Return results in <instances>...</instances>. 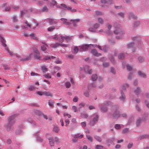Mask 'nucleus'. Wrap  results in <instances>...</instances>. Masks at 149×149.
<instances>
[{"instance_id":"1","label":"nucleus","mask_w":149,"mask_h":149,"mask_svg":"<svg viewBox=\"0 0 149 149\" xmlns=\"http://www.w3.org/2000/svg\"><path fill=\"white\" fill-rule=\"evenodd\" d=\"M52 38L56 40L58 39L59 42L61 43H62L65 40L66 41H68L70 39V38L67 36H58L57 35L54 36Z\"/></svg>"},{"instance_id":"2","label":"nucleus","mask_w":149,"mask_h":149,"mask_svg":"<svg viewBox=\"0 0 149 149\" xmlns=\"http://www.w3.org/2000/svg\"><path fill=\"white\" fill-rule=\"evenodd\" d=\"M112 108V109L116 110L114 113H113V116L114 119H117L118 118L120 117V113L119 112L117 109L118 108V107L116 105H113Z\"/></svg>"},{"instance_id":"3","label":"nucleus","mask_w":149,"mask_h":149,"mask_svg":"<svg viewBox=\"0 0 149 149\" xmlns=\"http://www.w3.org/2000/svg\"><path fill=\"white\" fill-rule=\"evenodd\" d=\"M93 118L92 120L90 121V124L91 125H94L98 121L99 116L98 115L94 114H93Z\"/></svg>"},{"instance_id":"4","label":"nucleus","mask_w":149,"mask_h":149,"mask_svg":"<svg viewBox=\"0 0 149 149\" xmlns=\"http://www.w3.org/2000/svg\"><path fill=\"white\" fill-rule=\"evenodd\" d=\"M91 44L83 45L79 47V50L81 51H85L88 49V48L90 47Z\"/></svg>"},{"instance_id":"5","label":"nucleus","mask_w":149,"mask_h":149,"mask_svg":"<svg viewBox=\"0 0 149 149\" xmlns=\"http://www.w3.org/2000/svg\"><path fill=\"white\" fill-rule=\"evenodd\" d=\"M33 49L35 58L37 60L39 59L40 58V55L39 51L35 47H33Z\"/></svg>"},{"instance_id":"6","label":"nucleus","mask_w":149,"mask_h":149,"mask_svg":"<svg viewBox=\"0 0 149 149\" xmlns=\"http://www.w3.org/2000/svg\"><path fill=\"white\" fill-rule=\"evenodd\" d=\"M13 124L11 123H8L6 124L5 126V128L8 131L12 132L13 129V127L12 126V125Z\"/></svg>"},{"instance_id":"7","label":"nucleus","mask_w":149,"mask_h":149,"mask_svg":"<svg viewBox=\"0 0 149 149\" xmlns=\"http://www.w3.org/2000/svg\"><path fill=\"white\" fill-rule=\"evenodd\" d=\"M59 46L64 47H68V45L58 43H56L54 44H52L51 45V47L54 48H56Z\"/></svg>"},{"instance_id":"8","label":"nucleus","mask_w":149,"mask_h":149,"mask_svg":"<svg viewBox=\"0 0 149 149\" xmlns=\"http://www.w3.org/2000/svg\"><path fill=\"white\" fill-rule=\"evenodd\" d=\"M99 107L100 111L102 112H107L108 110L107 107L105 106L103 104H99Z\"/></svg>"},{"instance_id":"9","label":"nucleus","mask_w":149,"mask_h":149,"mask_svg":"<svg viewBox=\"0 0 149 149\" xmlns=\"http://www.w3.org/2000/svg\"><path fill=\"white\" fill-rule=\"evenodd\" d=\"M84 70L86 72H87L89 74H91L92 73V70L90 69L89 70L88 66L87 65H84Z\"/></svg>"},{"instance_id":"10","label":"nucleus","mask_w":149,"mask_h":149,"mask_svg":"<svg viewBox=\"0 0 149 149\" xmlns=\"http://www.w3.org/2000/svg\"><path fill=\"white\" fill-rule=\"evenodd\" d=\"M91 53L93 55L97 56H99L101 55V54L98 53L97 50L95 49H92L91 51Z\"/></svg>"},{"instance_id":"11","label":"nucleus","mask_w":149,"mask_h":149,"mask_svg":"<svg viewBox=\"0 0 149 149\" xmlns=\"http://www.w3.org/2000/svg\"><path fill=\"white\" fill-rule=\"evenodd\" d=\"M49 141V145L51 146H54V141L53 137L52 136L48 138Z\"/></svg>"},{"instance_id":"12","label":"nucleus","mask_w":149,"mask_h":149,"mask_svg":"<svg viewBox=\"0 0 149 149\" xmlns=\"http://www.w3.org/2000/svg\"><path fill=\"white\" fill-rule=\"evenodd\" d=\"M60 20L63 22V23L66 25H70L69 22H67V20L64 18H61Z\"/></svg>"},{"instance_id":"13","label":"nucleus","mask_w":149,"mask_h":149,"mask_svg":"<svg viewBox=\"0 0 149 149\" xmlns=\"http://www.w3.org/2000/svg\"><path fill=\"white\" fill-rule=\"evenodd\" d=\"M121 96L120 97L119 99L120 100L123 102H124L125 99V97L122 91H121Z\"/></svg>"},{"instance_id":"14","label":"nucleus","mask_w":149,"mask_h":149,"mask_svg":"<svg viewBox=\"0 0 149 149\" xmlns=\"http://www.w3.org/2000/svg\"><path fill=\"white\" fill-rule=\"evenodd\" d=\"M80 21V19H71L70 20V22H72L73 24V26H76V24H75L78 22Z\"/></svg>"},{"instance_id":"15","label":"nucleus","mask_w":149,"mask_h":149,"mask_svg":"<svg viewBox=\"0 0 149 149\" xmlns=\"http://www.w3.org/2000/svg\"><path fill=\"white\" fill-rule=\"evenodd\" d=\"M0 40L3 46L5 47L6 46V44L5 43L6 40L1 36H0Z\"/></svg>"},{"instance_id":"16","label":"nucleus","mask_w":149,"mask_h":149,"mask_svg":"<svg viewBox=\"0 0 149 149\" xmlns=\"http://www.w3.org/2000/svg\"><path fill=\"white\" fill-rule=\"evenodd\" d=\"M14 118V115H12L10 117L8 118V123L13 124L14 123L13 119Z\"/></svg>"},{"instance_id":"17","label":"nucleus","mask_w":149,"mask_h":149,"mask_svg":"<svg viewBox=\"0 0 149 149\" xmlns=\"http://www.w3.org/2000/svg\"><path fill=\"white\" fill-rule=\"evenodd\" d=\"M47 44L43 43V45L41 46V50L42 51H45L47 49Z\"/></svg>"},{"instance_id":"18","label":"nucleus","mask_w":149,"mask_h":149,"mask_svg":"<svg viewBox=\"0 0 149 149\" xmlns=\"http://www.w3.org/2000/svg\"><path fill=\"white\" fill-rule=\"evenodd\" d=\"M53 131L56 133H58L59 131V129L57 126L55 125L53 127Z\"/></svg>"},{"instance_id":"19","label":"nucleus","mask_w":149,"mask_h":149,"mask_svg":"<svg viewBox=\"0 0 149 149\" xmlns=\"http://www.w3.org/2000/svg\"><path fill=\"white\" fill-rule=\"evenodd\" d=\"M44 95L46 96H49L51 97H52V93L49 91H44L43 92Z\"/></svg>"},{"instance_id":"20","label":"nucleus","mask_w":149,"mask_h":149,"mask_svg":"<svg viewBox=\"0 0 149 149\" xmlns=\"http://www.w3.org/2000/svg\"><path fill=\"white\" fill-rule=\"evenodd\" d=\"M49 22L51 24H56L57 22L54 19H49Z\"/></svg>"},{"instance_id":"21","label":"nucleus","mask_w":149,"mask_h":149,"mask_svg":"<svg viewBox=\"0 0 149 149\" xmlns=\"http://www.w3.org/2000/svg\"><path fill=\"white\" fill-rule=\"evenodd\" d=\"M41 70L43 72H45L47 71V69L45 65H43L41 67Z\"/></svg>"},{"instance_id":"22","label":"nucleus","mask_w":149,"mask_h":149,"mask_svg":"<svg viewBox=\"0 0 149 149\" xmlns=\"http://www.w3.org/2000/svg\"><path fill=\"white\" fill-rule=\"evenodd\" d=\"M139 76L142 78L146 77V75L143 73H142L141 71H139L138 72Z\"/></svg>"},{"instance_id":"23","label":"nucleus","mask_w":149,"mask_h":149,"mask_svg":"<svg viewBox=\"0 0 149 149\" xmlns=\"http://www.w3.org/2000/svg\"><path fill=\"white\" fill-rule=\"evenodd\" d=\"M101 1L102 3H108L109 4H111L112 2L111 0H108L106 1V0H101Z\"/></svg>"},{"instance_id":"24","label":"nucleus","mask_w":149,"mask_h":149,"mask_svg":"<svg viewBox=\"0 0 149 149\" xmlns=\"http://www.w3.org/2000/svg\"><path fill=\"white\" fill-rule=\"evenodd\" d=\"M97 76L96 74H93L91 77L92 80L93 81H95L97 78Z\"/></svg>"},{"instance_id":"25","label":"nucleus","mask_w":149,"mask_h":149,"mask_svg":"<svg viewBox=\"0 0 149 149\" xmlns=\"http://www.w3.org/2000/svg\"><path fill=\"white\" fill-rule=\"evenodd\" d=\"M55 58V57H54L53 56H47L45 57L43 59L45 60H48L51 59V58Z\"/></svg>"},{"instance_id":"26","label":"nucleus","mask_w":149,"mask_h":149,"mask_svg":"<svg viewBox=\"0 0 149 149\" xmlns=\"http://www.w3.org/2000/svg\"><path fill=\"white\" fill-rule=\"evenodd\" d=\"M129 18L130 19H131L132 18H136V16L134 14V13H130V14L129 15Z\"/></svg>"},{"instance_id":"27","label":"nucleus","mask_w":149,"mask_h":149,"mask_svg":"<svg viewBox=\"0 0 149 149\" xmlns=\"http://www.w3.org/2000/svg\"><path fill=\"white\" fill-rule=\"evenodd\" d=\"M94 138L97 140L99 142H101L102 141L101 138L100 137L97 136H94Z\"/></svg>"},{"instance_id":"28","label":"nucleus","mask_w":149,"mask_h":149,"mask_svg":"<svg viewBox=\"0 0 149 149\" xmlns=\"http://www.w3.org/2000/svg\"><path fill=\"white\" fill-rule=\"evenodd\" d=\"M141 120L140 118H138L136 122V125L138 126H139L140 124L141 123Z\"/></svg>"},{"instance_id":"29","label":"nucleus","mask_w":149,"mask_h":149,"mask_svg":"<svg viewBox=\"0 0 149 149\" xmlns=\"http://www.w3.org/2000/svg\"><path fill=\"white\" fill-rule=\"evenodd\" d=\"M86 137L88 140L90 142H92L93 141L92 138L90 136L87 134L86 135Z\"/></svg>"},{"instance_id":"30","label":"nucleus","mask_w":149,"mask_h":149,"mask_svg":"<svg viewBox=\"0 0 149 149\" xmlns=\"http://www.w3.org/2000/svg\"><path fill=\"white\" fill-rule=\"evenodd\" d=\"M48 102L49 105L50 107H52L53 106L54 104L53 102L51 100H48Z\"/></svg>"},{"instance_id":"31","label":"nucleus","mask_w":149,"mask_h":149,"mask_svg":"<svg viewBox=\"0 0 149 149\" xmlns=\"http://www.w3.org/2000/svg\"><path fill=\"white\" fill-rule=\"evenodd\" d=\"M140 92V89L139 87H137L134 91V93L138 95Z\"/></svg>"},{"instance_id":"32","label":"nucleus","mask_w":149,"mask_h":149,"mask_svg":"<svg viewBox=\"0 0 149 149\" xmlns=\"http://www.w3.org/2000/svg\"><path fill=\"white\" fill-rule=\"evenodd\" d=\"M97 21L99 23L102 24H103V20L102 18L101 17H99L98 18Z\"/></svg>"},{"instance_id":"33","label":"nucleus","mask_w":149,"mask_h":149,"mask_svg":"<svg viewBox=\"0 0 149 149\" xmlns=\"http://www.w3.org/2000/svg\"><path fill=\"white\" fill-rule=\"evenodd\" d=\"M129 86V85L127 84H124L122 86L123 90H125L126 88L128 87Z\"/></svg>"},{"instance_id":"34","label":"nucleus","mask_w":149,"mask_h":149,"mask_svg":"<svg viewBox=\"0 0 149 149\" xmlns=\"http://www.w3.org/2000/svg\"><path fill=\"white\" fill-rule=\"evenodd\" d=\"M36 140L39 142H42L43 141V139L40 136H38L36 139Z\"/></svg>"},{"instance_id":"35","label":"nucleus","mask_w":149,"mask_h":149,"mask_svg":"<svg viewBox=\"0 0 149 149\" xmlns=\"http://www.w3.org/2000/svg\"><path fill=\"white\" fill-rule=\"evenodd\" d=\"M81 116L82 118H86L88 117L87 114L85 113H82Z\"/></svg>"},{"instance_id":"36","label":"nucleus","mask_w":149,"mask_h":149,"mask_svg":"<svg viewBox=\"0 0 149 149\" xmlns=\"http://www.w3.org/2000/svg\"><path fill=\"white\" fill-rule=\"evenodd\" d=\"M65 86L66 88H69L71 86L70 83L69 81H67L65 83Z\"/></svg>"},{"instance_id":"37","label":"nucleus","mask_w":149,"mask_h":149,"mask_svg":"<svg viewBox=\"0 0 149 149\" xmlns=\"http://www.w3.org/2000/svg\"><path fill=\"white\" fill-rule=\"evenodd\" d=\"M95 148L96 149H103V146L100 145H97L96 146Z\"/></svg>"},{"instance_id":"38","label":"nucleus","mask_w":149,"mask_h":149,"mask_svg":"<svg viewBox=\"0 0 149 149\" xmlns=\"http://www.w3.org/2000/svg\"><path fill=\"white\" fill-rule=\"evenodd\" d=\"M114 33L116 34H123L124 33V31H123L122 33L119 32L118 30H116L114 31Z\"/></svg>"},{"instance_id":"39","label":"nucleus","mask_w":149,"mask_h":149,"mask_svg":"<svg viewBox=\"0 0 149 149\" xmlns=\"http://www.w3.org/2000/svg\"><path fill=\"white\" fill-rule=\"evenodd\" d=\"M127 70L131 71L132 70V68L130 65L129 64L127 65Z\"/></svg>"},{"instance_id":"40","label":"nucleus","mask_w":149,"mask_h":149,"mask_svg":"<svg viewBox=\"0 0 149 149\" xmlns=\"http://www.w3.org/2000/svg\"><path fill=\"white\" fill-rule=\"evenodd\" d=\"M35 87L34 86H29V90L30 91L35 90Z\"/></svg>"},{"instance_id":"41","label":"nucleus","mask_w":149,"mask_h":149,"mask_svg":"<svg viewBox=\"0 0 149 149\" xmlns=\"http://www.w3.org/2000/svg\"><path fill=\"white\" fill-rule=\"evenodd\" d=\"M133 77V74L130 72L128 76V78L129 79L131 80L132 79V77Z\"/></svg>"},{"instance_id":"42","label":"nucleus","mask_w":149,"mask_h":149,"mask_svg":"<svg viewBox=\"0 0 149 149\" xmlns=\"http://www.w3.org/2000/svg\"><path fill=\"white\" fill-rule=\"evenodd\" d=\"M115 127L116 129H120L121 128V126L119 124H116L115 125Z\"/></svg>"},{"instance_id":"43","label":"nucleus","mask_w":149,"mask_h":149,"mask_svg":"<svg viewBox=\"0 0 149 149\" xmlns=\"http://www.w3.org/2000/svg\"><path fill=\"white\" fill-rule=\"evenodd\" d=\"M55 29L54 26H52L49 27L48 29V31H53L54 29Z\"/></svg>"},{"instance_id":"44","label":"nucleus","mask_w":149,"mask_h":149,"mask_svg":"<svg viewBox=\"0 0 149 149\" xmlns=\"http://www.w3.org/2000/svg\"><path fill=\"white\" fill-rule=\"evenodd\" d=\"M134 43L133 42H131L128 44L127 45L128 48H131L134 46Z\"/></svg>"},{"instance_id":"45","label":"nucleus","mask_w":149,"mask_h":149,"mask_svg":"<svg viewBox=\"0 0 149 149\" xmlns=\"http://www.w3.org/2000/svg\"><path fill=\"white\" fill-rule=\"evenodd\" d=\"M74 53H75V54H76L77 53H78V52L79 49L77 47H74Z\"/></svg>"},{"instance_id":"46","label":"nucleus","mask_w":149,"mask_h":149,"mask_svg":"<svg viewBox=\"0 0 149 149\" xmlns=\"http://www.w3.org/2000/svg\"><path fill=\"white\" fill-rule=\"evenodd\" d=\"M89 31L91 32H96V30L93 28H91L88 29Z\"/></svg>"},{"instance_id":"47","label":"nucleus","mask_w":149,"mask_h":149,"mask_svg":"<svg viewBox=\"0 0 149 149\" xmlns=\"http://www.w3.org/2000/svg\"><path fill=\"white\" fill-rule=\"evenodd\" d=\"M124 55L122 53L120 54L118 56V58L119 59H122L124 58Z\"/></svg>"},{"instance_id":"48","label":"nucleus","mask_w":149,"mask_h":149,"mask_svg":"<svg viewBox=\"0 0 149 149\" xmlns=\"http://www.w3.org/2000/svg\"><path fill=\"white\" fill-rule=\"evenodd\" d=\"M140 25V22L139 21L135 22L134 24V26L136 27Z\"/></svg>"},{"instance_id":"49","label":"nucleus","mask_w":149,"mask_h":149,"mask_svg":"<svg viewBox=\"0 0 149 149\" xmlns=\"http://www.w3.org/2000/svg\"><path fill=\"white\" fill-rule=\"evenodd\" d=\"M84 95L86 97H88L89 96L88 91H84Z\"/></svg>"},{"instance_id":"50","label":"nucleus","mask_w":149,"mask_h":149,"mask_svg":"<svg viewBox=\"0 0 149 149\" xmlns=\"http://www.w3.org/2000/svg\"><path fill=\"white\" fill-rule=\"evenodd\" d=\"M108 49V47H107L106 46H105L103 47H102V50L104 52H106L107 50Z\"/></svg>"},{"instance_id":"51","label":"nucleus","mask_w":149,"mask_h":149,"mask_svg":"<svg viewBox=\"0 0 149 149\" xmlns=\"http://www.w3.org/2000/svg\"><path fill=\"white\" fill-rule=\"evenodd\" d=\"M111 72L114 74H115L116 73L114 69L112 67H111Z\"/></svg>"},{"instance_id":"52","label":"nucleus","mask_w":149,"mask_h":149,"mask_svg":"<svg viewBox=\"0 0 149 149\" xmlns=\"http://www.w3.org/2000/svg\"><path fill=\"white\" fill-rule=\"evenodd\" d=\"M36 94H38L40 96H42L44 95L43 92L40 91H37L36 92Z\"/></svg>"},{"instance_id":"53","label":"nucleus","mask_w":149,"mask_h":149,"mask_svg":"<svg viewBox=\"0 0 149 149\" xmlns=\"http://www.w3.org/2000/svg\"><path fill=\"white\" fill-rule=\"evenodd\" d=\"M27 11L26 10H21L20 11L21 13V16H23L24 14L26 13L27 12Z\"/></svg>"},{"instance_id":"54","label":"nucleus","mask_w":149,"mask_h":149,"mask_svg":"<svg viewBox=\"0 0 149 149\" xmlns=\"http://www.w3.org/2000/svg\"><path fill=\"white\" fill-rule=\"evenodd\" d=\"M43 76L46 78L49 79L51 78V76L48 74H47L46 75H44Z\"/></svg>"},{"instance_id":"55","label":"nucleus","mask_w":149,"mask_h":149,"mask_svg":"<svg viewBox=\"0 0 149 149\" xmlns=\"http://www.w3.org/2000/svg\"><path fill=\"white\" fill-rule=\"evenodd\" d=\"M94 29H97L99 26V25L97 23H96L93 26Z\"/></svg>"},{"instance_id":"56","label":"nucleus","mask_w":149,"mask_h":149,"mask_svg":"<svg viewBox=\"0 0 149 149\" xmlns=\"http://www.w3.org/2000/svg\"><path fill=\"white\" fill-rule=\"evenodd\" d=\"M107 142L108 143H110L112 144L113 143V141L111 139H108L107 140Z\"/></svg>"},{"instance_id":"57","label":"nucleus","mask_w":149,"mask_h":149,"mask_svg":"<svg viewBox=\"0 0 149 149\" xmlns=\"http://www.w3.org/2000/svg\"><path fill=\"white\" fill-rule=\"evenodd\" d=\"M138 59L140 62H142L144 61L143 58L141 56H140L138 58Z\"/></svg>"},{"instance_id":"58","label":"nucleus","mask_w":149,"mask_h":149,"mask_svg":"<svg viewBox=\"0 0 149 149\" xmlns=\"http://www.w3.org/2000/svg\"><path fill=\"white\" fill-rule=\"evenodd\" d=\"M72 109L74 112H76L77 111V108L75 106H73L72 107Z\"/></svg>"},{"instance_id":"59","label":"nucleus","mask_w":149,"mask_h":149,"mask_svg":"<svg viewBox=\"0 0 149 149\" xmlns=\"http://www.w3.org/2000/svg\"><path fill=\"white\" fill-rule=\"evenodd\" d=\"M48 10V9L47 7L46 6H44L42 8V10L43 11H47Z\"/></svg>"},{"instance_id":"60","label":"nucleus","mask_w":149,"mask_h":149,"mask_svg":"<svg viewBox=\"0 0 149 149\" xmlns=\"http://www.w3.org/2000/svg\"><path fill=\"white\" fill-rule=\"evenodd\" d=\"M103 65L104 67H107L109 66V64L108 63H103Z\"/></svg>"},{"instance_id":"61","label":"nucleus","mask_w":149,"mask_h":149,"mask_svg":"<svg viewBox=\"0 0 149 149\" xmlns=\"http://www.w3.org/2000/svg\"><path fill=\"white\" fill-rule=\"evenodd\" d=\"M132 143H129L127 145V148L130 149L132 147Z\"/></svg>"},{"instance_id":"62","label":"nucleus","mask_w":149,"mask_h":149,"mask_svg":"<svg viewBox=\"0 0 149 149\" xmlns=\"http://www.w3.org/2000/svg\"><path fill=\"white\" fill-rule=\"evenodd\" d=\"M110 103V102L109 101H105L103 103H102V104H103L104 105H107L108 104H109Z\"/></svg>"},{"instance_id":"63","label":"nucleus","mask_w":149,"mask_h":149,"mask_svg":"<svg viewBox=\"0 0 149 149\" xmlns=\"http://www.w3.org/2000/svg\"><path fill=\"white\" fill-rule=\"evenodd\" d=\"M128 132V129L127 128H125L123 130V133H126Z\"/></svg>"},{"instance_id":"64","label":"nucleus","mask_w":149,"mask_h":149,"mask_svg":"<svg viewBox=\"0 0 149 149\" xmlns=\"http://www.w3.org/2000/svg\"><path fill=\"white\" fill-rule=\"evenodd\" d=\"M89 108L90 110H92L93 109H95V108L93 106L91 105L89 107Z\"/></svg>"}]
</instances>
